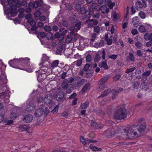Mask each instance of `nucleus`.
<instances>
[{"instance_id":"1","label":"nucleus","mask_w":152,"mask_h":152,"mask_svg":"<svg viewBox=\"0 0 152 152\" xmlns=\"http://www.w3.org/2000/svg\"><path fill=\"white\" fill-rule=\"evenodd\" d=\"M137 126L133 125L129 127L127 130L121 127H119V130L117 132L118 133L122 135H126L130 139H135L138 136L137 132Z\"/></svg>"},{"instance_id":"2","label":"nucleus","mask_w":152,"mask_h":152,"mask_svg":"<svg viewBox=\"0 0 152 152\" xmlns=\"http://www.w3.org/2000/svg\"><path fill=\"white\" fill-rule=\"evenodd\" d=\"M127 114L126 110L124 108L121 107L115 112L114 117L116 119L122 120L126 118Z\"/></svg>"},{"instance_id":"3","label":"nucleus","mask_w":152,"mask_h":152,"mask_svg":"<svg viewBox=\"0 0 152 152\" xmlns=\"http://www.w3.org/2000/svg\"><path fill=\"white\" fill-rule=\"evenodd\" d=\"M109 78V76L108 75H106L102 77L98 81V84L99 89L103 90L106 87L105 86L106 85H104V84L107 82Z\"/></svg>"},{"instance_id":"4","label":"nucleus","mask_w":152,"mask_h":152,"mask_svg":"<svg viewBox=\"0 0 152 152\" xmlns=\"http://www.w3.org/2000/svg\"><path fill=\"white\" fill-rule=\"evenodd\" d=\"M98 22V21L94 19H88L85 22V23L88 24L89 28H91L94 25H96Z\"/></svg>"},{"instance_id":"5","label":"nucleus","mask_w":152,"mask_h":152,"mask_svg":"<svg viewBox=\"0 0 152 152\" xmlns=\"http://www.w3.org/2000/svg\"><path fill=\"white\" fill-rule=\"evenodd\" d=\"M30 59L28 58H26L25 59L21 58L20 59H17L14 58L13 61H10V62L13 63L15 61H16L17 62H19L20 61L23 62L25 63L28 64L29 62Z\"/></svg>"},{"instance_id":"6","label":"nucleus","mask_w":152,"mask_h":152,"mask_svg":"<svg viewBox=\"0 0 152 152\" xmlns=\"http://www.w3.org/2000/svg\"><path fill=\"white\" fill-rule=\"evenodd\" d=\"M52 99L53 97L51 95L48 94L45 96V97L44 99V102L46 104H50L51 102Z\"/></svg>"},{"instance_id":"7","label":"nucleus","mask_w":152,"mask_h":152,"mask_svg":"<svg viewBox=\"0 0 152 152\" xmlns=\"http://www.w3.org/2000/svg\"><path fill=\"white\" fill-rule=\"evenodd\" d=\"M33 119L32 116L31 115H25L23 119V121L26 123H28L31 122Z\"/></svg>"},{"instance_id":"8","label":"nucleus","mask_w":152,"mask_h":152,"mask_svg":"<svg viewBox=\"0 0 152 152\" xmlns=\"http://www.w3.org/2000/svg\"><path fill=\"white\" fill-rule=\"evenodd\" d=\"M64 96V92L60 91L58 92L56 96V99L58 101H61L63 99Z\"/></svg>"},{"instance_id":"9","label":"nucleus","mask_w":152,"mask_h":152,"mask_svg":"<svg viewBox=\"0 0 152 152\" xmlns=\"http://www.w3.org/2000/svg\"><path fill=\"white\" fill-rule=\"evenodd\" d=\"M115 132L113 129H108L106 131V134L107 137H110L114 135Z\"/></svg>"},{"instance_id":"10","label":"nucleus","mask_w":152,"mask_h":152,"mask_svg":"<svg viewBox=\"0 0 152 152\" xmlns=\"http://www.w3.org/2000/svg\"><path fill=\"white\" fill-rule=\"evenodd\" d=\"M132 22L133 25L136 27H137L140 22L137 17H134L132 19Z\"/></svg>"},{"instance_id":"11","label":"nucleus","mask_w":152,"mask_h":152,"mask_svg":"<svg viewBox=\"0 0 152 152\" xmlns=\"http://www.w3.org/2000/svg\"><path fill=\"white\" fill-rule=\"evenodd\" d=\"M44 109L43 108H39L35 112V115L36 117H39L41 116L44 113Z\"/></svg>"},{"instance_id":"12","label":"nucleus","mask_w":152,"mask_h":152,"mask_svg":"<svg viewBox=\"0 0 152 152\" xmlns=\"http://www.w3.org/2000/svg\"><path fill=\"white\" fill-rule=\"evenodd\" d=\"M137 126V130L140 133H141L143 132L146 128V126L145 125H140V126L136 125Z\"/></svg>"},{"instance_id":"13","label":"nucleus","mask_w":152,"mask_h":152,"mask_svg":"<svg viewBox=\"0 0 152 152\" xmlns=\"http://www.w3.org/2000/svg\"><path fill=\"white\" fill-rule=\"evenodd\" d=\"M151 73V70H146L144 72H143L142 74V76L143 77L142 78L141 81L142 82L144 81L143 80L144 78H146L148 77L149 76Z\"/></svg>"},{"instance_id":"14","label":"nucleus","mask_w":152,"mask_h":152,"mask_svg":"<svg viewBox=\"0 0 152 152\" xmlns=\"http://www.w3.org/2000/svg\"><path fill=\"white\" fill-rule=\"evenodd\" d=\"M99 10L101 11L103 13H108L109 11L108 8L105 5L102 6Z\"/></svg>"},{"instance_id":"15","label":"nucleus","mask_w":152,"mask_h":152,"mask_svg":"<svg viewBox=\"0 0 152 152\" xmlns=\"http://www.w3.org/2000/svg\"><path fill=\"white\" fill-rule=\"evenodd\" d=\"M145 39L146 41L150 40L152 41V32L151 34L146 33L145 34L144 36Z\"/></svg>"},{"instance_id":"16","label":"nucleus","mask_w":152,"mask_h":152,"mask_svg":"<svg viewBox=\"0 0 152 152\" xmlns=\"http://www.w3.org/2000/svg\"><path fill=\"white\" fill-rule=\"evenodd\" d=\"M135 6V8L137 10H140L143 7H145L143 4H142L139 1L136 2Z\"/></svg>"},{"instance_id":"17","label":"nucleus","mask_w":152,"mask_h":152,"mask_svg":"<svg viewBox=\"0 0 152 152\" xmlns=\"http://www.w3.org/2000/svg\"><path fill=\"white\" fill-rule=\"evenodd\" d=\"M19 128L22 131H28L29 129V127L27 125H21L19 126Z\"/></svg>"},{"instance_id":"18","label":"nucleus","mask_w":152,"mask_h":152,"mask_svg":"<svg viewBox=\"0 0 152 152\" xmlns=\"http://www.w3.org/2000/svg\"><path fill=\"white\" fill-rule=\"evenodd\" d=\"M80 10L82 14H86V15H87L86 17H90V12L88 11H86V9L84 7H81Z\"/></svg>"},{"instance_id":"19","label":"nucleus","mask_w":152,"mask_h":152,"mask_svg":"<svg viewBox=\"0 0 152 152\" xmlns=\"http://www.w3.org/2000/svg\"><path fill=\"white\" fill-rule=\"evenodd\" d=\"M68 81L66 79H64L63 80L61 84V86L63 89H66L68 87Z\"/></svg>"},{"instance_id":"20","label":"nucleus","mask_w":152,"mask_h":152,"mask_svg":"<svg viewBox=\"0 0 152 152\" xmlns=\"http://www.w3.org/2000/svg\"><path fill=\"white\" fill-rule=\"evenodd\" d=\"M110 91L111 89L110 88L106 89L102 92L101 96H99L98 98H99L101 96L104 97L107 96L108 94H109Z\"/></svg>"},{"instance_id":"21","label":"nucleus","mask_w":152,"mask_h":152,"mask_svg":"<svg viewBox=\"0 0 152 152\" xmlns=\"http://www.w3.org/2000/svg\"><path fill=\"white\" fill-rule=\"evenodd\" d=\"M89 148L91 149H92L93 151H100L102 150L101 148H98L97 147L93 146L92 145H90Z\"/></svg>"},{"instance_id":"22","label":"nucleus","mask_w":152,"mask_h":152,"mask_svg":"<svg viewBox=\"0 0 152 152\" xmlns=\"http://www.w3.org/2000/svg\"><path fill=\"white\" fill-rule=\"evenodd\" d=\"M140 87L142 89L145 91L147 90L148 88V84L146 83L145 82L142 83L140 85Z\"/></svg>"},{"instance_id":"23","label":"nucleus","mask_w":152,"mask_h":152,"mask_svg":"<svg viewBox=\"0 0 152 152\" xmlns=\"http://www.w3.org/2000/svg\"><path fill=\"white\" fill-rule=\"evenodd\" d=\"M97 115L101 116H103L104 114V113L103 110H102L100 109H97L95 112Z\"/></svg>"},{"instance_id":"24","label":"nucleus","mask_w":152,"mask_h":152,"mask_svg":"<svg viewBox=\"0 0 152 152\" xmlns=\"http://www.w3.org/2000/svg\"><path fill=\"white\" fill-rule=\"evenodd\" d=\"M55 36L59 41L62 40L64 38V36L61 35L60 33L59 32L56 33L55 34Z\"/></svg>"},{"instance_id":"25","label":"nucleus","mask_w":152,"mask_h":152,"mask_svg":"<svg viewBox=\"0 0 152 152\" xmlns=\"http://www.w3.org/2000/svg\"><path fill=\"white\" fill-rule=\"evenodd\" d=\"M139 31L141 33L145 32L146 31V28L143 25H140L138 28Z\"/></svg>"},{"instance_id":"26","label":"nucleus","mask_w":152,"mask_h":152,"mask_svg":"<svg viewBox=\"0 0 152 152\" xmlns=\"http://www.w3.org/2000/svg\"><path fill=\"white\" fill-rule=\"evenodd\" d=\"M140 84V83L138 81L134 82L132 84V87L135 89H137Z\"/></svg>"},{"instance_id":"27","label":"nucleus","mask_w":152,"mask_h":152,"mask_svg":"<svg viewBox=\"0 0 152 152\" xmlns=\"http://www.w3.org/2000/svg\"><path fill=\"white\" fill-rule=\"evenodd\" d=\"M89 102H86L83 103L81 106L80 107L82 109H85L87 108L89 106Z\"/></svg>"},{"instance_id":"28","label":"nucleus","mask_w":152,"mask_h":152,"mask_svg":"<svg viewBox=\"0 0 152 152\" xmlns=\"http://www.w3.org/2000/svg\"><path fill=\"white\" fill-rule=\"evenodd\" d=\"M53 34L51 32H48L45 34V37L48 40L50 39L53 38Z\"/></svg>"},{"instance_id":"29","label":"nucleus","mask_w":152,"mask_h":152,"mask_svg":"<svg viewBox=\"0 0 152 152\" xmlns=\"http://www.w3.org/2000/svg\"><path fill=\"white\" fill-rule=\"evenodd\" d=\"M112 92L113 93L112 99L114 100L116 98L118 94L116 92V89H113Z\"/></svg>"},{"instance_id":"30","label":"nucleus","mask_w":152,"mask_h":152,"mask_svg":"<svg viewBox=\"0 0 152 152\" xmlns=\"http://www.w3.org/2000/svg\"><path fill=\"white\" fill-rule=\"evenodd\" d=\"M81 23L80 22H78L76 23L75 24V28H76V32L78 30H80V28L81 26Z\"/></svg>"},{"instance_id":"31","label":"nucleus","mask_w":152,"mask_h":152,"mask_svg":"<svg viewBox=\"0 0 152 152\" xmlns=\"http://www.w3.org/2000/svg\"><path fill=\"white\" fill-rule=\"evenodd\" d=\"M99 66L101 67H103L105 69H108V67L106 62L103 61L102 63L99 65Z\"/></svg>"},{"instance_id":"32","label":"nucleus","mask_w":152,"mask_h":152,"mask_svg":"<svg viewBox=\"0 0 152 152\" xmlns=\"http://www.w3.org/2000/svg\"><path fill=\"white\" fill-rule=\"evenodd\" d=\"M59 63V61L58 60H56L54 61L51 64V67L53 68L58 66Z\"/></svg>"},{"instance_id":"33","label":"nucleus","mask_w":152,"mask_h":152,"mask_svg":"<svg viewBox=\"0 0 152 152\" xmlns=\"http://www.w3.org/2000/svg\"><path fill=\"white\" fill-rule=\"evenodd\" d=\"M90 87V85L89 84H86L85 85L84 87L82 89L83 92H85L86 90H88Z\"/></svg>"},{"instance_id":"34","label":"nucleus","mask_w":152,"mask_h":152,"mask_svg":"<svg viewBox=\"0 0 152 152\" xmlns=\"http://www.w3.org/2000/svg\"><path fill=\"white\" fill-rule=\"evenodd\" d=\"M98 34H96L95 33H93L91 35V39H90L91 41L92 42H94L95 40V39L96 38V36Z\"/></svg>"},{"instance_id":"35","label":"nucleus","mask_w":152,"mask_h":152,"mask_svg":"<svg viewBox=\"0 0 152 152\" xmlns=\"http://www.w3.org/2000/svg\"><path fill=\"white\" fill-rule=\"evenodd\" d=\"M100 28L99 26H96L94 27V31L96 33L99 34L100 32Z\"/></svg>"},{"instance_id":"36","label":"nucleus","mask_w":152,"mask_h":152,"mask_svg":"<svg viewBox=\"0 0 152 152\" xmlns=\"http://www.w3.org/2000/svg\"><path fill=\"white\" fill-rule=\"evenodd\" d=\"M128 57L131 61H135V58L132 53H129Z\"/></svg>"},{"instance_id":"37","label":"nucleus","mask_w":152,"mask_h":152,"mask_svg":"<svg viewBox=\"0 0 152 152\" xmlns=\"http://www.w3.org/2000/svg\"><path fill=\"white\" fill-rule=\"evenodd\" d=\"M80 141L83 145H86L87 144V139H86L83 137L81 136L80 137Z\"/></svg>"},{"instance_id":"38","label":"nucleus","mask_w":152,"mask_h":152,"mask_svg":"<svg viewBox=\"0 0 152 152\" xmlns=\"http://www.w3.org/2000/svg\"><path fill=\"white\" fill-rule=\"evenodd\" d=\"M135 69H136V68L134 67H133L132 68H129V69H127L125 71V73L128 74L129 73L132 72Z\"/></svg>"},{"instance_id":"39","label":"nucleus","mask_w":152,"mask_h":152,"mask_svg":"<svg viewBox=\"0 0 152 152\" xmlns=\"http://www.w3.org/2000/svg\"><path fill=\"white\" fill-rule=\"evenodd\" d=\"M37 37L39 39L44 38L45 37V34L44 32H41L37 35Z\"/></svg>"},{"instance_id":"40","label":"nucleus","mask_w":152,"mask_h":152,"mask_svg":"<svg viewBox=\"0 0 152 152\" xmlns=\"http://www.w3.org/2000/svg\"><path fill=\"white\" fill-rule=\"evenodd\" d=\"M139 15L143 19L145 18L146 16L145 13L143 11H140L139 13Z\"/></svg>"},{"instance_id":"41","label":"nucleus","mask_w":152,"mask_h":152,"mask_svg":"<svg viewBox=\"0 0 152 152\" xmlns=\"http://www.w3.org/2000/svg\"><path fill=\"white\" fill-rule=\"evenodd\" d=\"M113 38V36H111L110 37V38L109 39H106V40L107 42V44L108 45H111L112 42V38Z\"/></svg>"},{"instance_id":"42","label":"nucleus","mask_w":152,"mask_h":152,"mask_svg":"<svg viewBox=\"0 0 152 152\" xmlns=\"http://www.w3.org/2000/svg\"><path fill=\"white\" fill-rule=\"evenodd\" d=\"M17 7L16 5H12L10 7V8L9 10V11H11L12 10V11H16V9H17Z\"/></svg>"},{"instance_id":"43","label":"nucleus","mask_w":152,"mask_h":152,"mask_svg":"<svg viewBox=\"0 0 152 152\" xmlns=\"http://www.w3.org/2000/svg\"><path fill=\"white\" fill-rule=\"evenodd\" d=\"M135 45L138 49L141 48L142 47V44L140 42H136Z\"/></svg>"},{"instance_id":"44","label":"nucleus","mask_w":152,"mask_h":152,"mask_svg":"<svg viewBox=\"0 0 152 152\" xmlns=\"http://www.w3.org/2000/svg\"><path fill=\"white\" fill-rule=\"evenodd\" d=\"M121 75L120 74H118L114 76L113 78V81H116L118 80L121 77Z\"/></svg>"},{"instance_id":"45","label":"nucleus","mask_w":152,"mask_h":152,"mask_svg":"<svg viewBox=\"0 0 152 152\" xmlns=\"http://www.w3.org/2000/svg\"><path fill=\"white\" fill-rule=\"evenodd\" d=\"M41 14V12L39 10H37L34 14V16L37 18L40 16Z\"/></svg>"},{"instance_id":"46","label":"nucleus","mask_w":152,"mask_h":152,"mask_svg":"<svg viewBox=\"0 0 152 152\" xmlns=\"http://www.w3.org/2000/svg\"><path fill=\"white\" fill-rule=\"evenodd\" d=\"M113 19L115 20H117L119 17V14L116 12H114L113 14Z\"/></svg>"},{"instance_id":"47","label":"nucleus","mask_w":152,"mask_h":152,"mask_svg":"<svg viewBox=\"0 0 152 152\" xmlns=\"http://www.w3.org/2000/svg\"><path fill=\"white\" fill-rule=\"evenodd\" d=\"M15 3L16 4V7H20L22 6V4L20 3V0H15L14 1Z\"/></svg>"},{"instance_id":"48","label":"nucleus","mask_w":152,"mask_h":152,"mask_svg":"<svg viewBox=\"0 0 152 152\" xmlns=\"http://www.w3.org/2000/svg\"><path fill=\"white\" fill-rule=\"evenodd\" d=\"M145 122V120L142 118L140 119L137 122V125L140 126V125H142V124H143Z\"/></svg>"},{"instance_id":"49","label":"nucleus","mask_w":152,"mask_h":152,"mask_svg":"<svg viewBox=\"0 0 152 152\" xmlns=\"http://www.w3.org/2000/svg\"><path fill=\"white\" fill-rule=\"evenodd\" d=\"M44 30L47 31H50L51 30V28L50 26H45L44 27Z\"/></svg>"},{"instance_id":"50","label":"nucleus","mask_w":152,"mask_h":152,"mask_svg":"<svg viewBox=\"0 0 152 152\" xmlns=\"http://www.w3.org/2000/svg\"><path fill=\"white\" fill-rule=\"evenodd\" d=\"M58 105H57L51 111L52 113L53 114L56 113L58 110Z\"/></svg>"},{"instance_id":"51","label":"nucleus","mask_w":152,"mask_h":152,"mask_svg":"<svg viewBox=\"0 0 152 152\" xmlns=\"http://www.w3.org/2000/svg\"><path fill=\"white\" fill-rule=\"evenodd\" d=\"M101 58V56L99 54H96L94 59V61L95 62H98L99 61Z\"/></svg>"},{"instance_id":"52","label":"nucleus","mask_w":152,"mask_h":152,"mask_svg":"<svg viewBox=\"0 0 152 152\" xmlns=\"http://www.w3.org/2000/svg\"><path fill=\"white\" fill-rule=\"evenodd\" d=\"M117 55L114 54L108 56V58H110L115 60L117 58Z\"/></svg>"},{"instance_id":"53","label":"nucleus","mask_w":152,"mask_h":152,"mask_svg":"<svg viewBox=\"0 0 152 152\" xmlns=\"http://www.w3.org/2000/svg\"><path fill=\"white\" fill-rule=\"evenodd\" d=\"M72 40L71 37H70L69 35L67 36V37L66 40V43H70Z\"/></svg>"},{"instance_id":"54","label":"nucleus","mask_w":152,"mask_h":152,"mask_svg":"<svg viewBox=\"0 0 152 152\" xmlns=\"http://www.w3.org/2000/svg\"><path fill=\"white\" fill-rule=\"evenodd\" d=\"M90 64H86L83 68V70L85 71H87L90 67Z\"/></svg>"},{"instance_id":"55","label":"nucleus","mask_w":152,"mask_h":152,"mask_svg":"<svg viewBox=\"0 0 152 152\" xmlns=\"http://www.w3.org/2000/svg\"><path fill=\"white\" fill-rule=\"evenodd\" d=\"M91 60V56L90 54H88L86 56V61L88 62H89Z\"/></svg>"},{"instance_id":"56","label":"nucleus","mask_w":152,"mask_h":152,"mask_svg":"<svg viewBox=\"0 0 152 152\" xmlns=\"http://www.w3.org/2000/svg\"><path fill=\"white\" fill-rule=\"evenodd\" d=\"M33 7L34 8H37L39 5V2L38 1H35L33 4Z\"/></svg>"},{"instance_id":"57","label":"nucleus","mask_w":152,"mask_h":152,"mask_svg":"<svg viewBox=\"0 0 152 152\" xmlns=\"http://www.w3.org/2000/svg\"><path fill=\"white\" fill-rule=\"evenodd\" d=\"M66 89V92L68 94H69L73 90V88L72 87L68 88V87Z\"/></svg>"},{"instance_id":"58","label":"nucleus","mask_w":152,"mask_h":152,"mask_svg":"<svg viewBox=\"0 0 152 152\" xmlns=\"http://www.w3.org/2000/svg\"><path fill=\"white\" fill-rule=\"evenodd\" d=\"M137 54L138 56H142L143 55V53L141 50H137Z\"/></svg>"},{"instance_id":"59","label":"nucleus","mask_w":152,"mask_h":152,"mask_svg":"<svg viewBox=\"0 0 152 152\" xmlns=\"http://www.w3.org/2000/svg\"><path fill=\"white\" fill-rule=\"evenodd\" d=\"M75 8L76 10H79L81 8L80 4H76L75 6Z\"/></svg>"},{"instance_id":"60","label":"nucleus","mask_w":152,"mask_h":152,"mask_svg":"<svg viewBox=\"0 0 152 152\" xmlns=\"http://www.w3.org/2000/svg\"><path fill=\"white\" fill-rule=\"evenodd\" d=\"M76 65L78 66H80L82 63V61L80 59L75 62Z\"/></svg>"},{"instance_id":"61","label":"nucleus","mask_w":152,"mask_h":152,"mask_svg":"<svg viewBox=\"0 0 152 152\" xmlns=\"http://www.w3.org/2000/svg\"><path fill=\"white\" fill-rule=\"evenodd\" d=\"M86 81V80L85 79H82L80 81L77 82V83L79 85H83L84 84Z\"/></svg>"},{"instance_id":"62","label":"nucleus","mask_w":152,"mask_h":152,"mask_svg":"<svg viewBox=\"0 0 152 152\" xmlns=\"http://www.w3.org/2000/svg\"><path fill=\"white\" fill-rule=\"evenodd\" d=\"M49 112V110L48 107H46L45 109V112L44 113V115L45 116H46L47 115V114Z\"/></svg>"},{"instance_id":"63","label":"nucleus","mask_w":152,"mask_h":152,"mask_svg":"<svg viewBox=\"0 0 152 152\" xmlns=\"http://www.w3.org/2000/svg\"><path fill=\"white\" fill-rule=\"evenodd\" d=\"M10 13L11 14V15L12 16H15L16 15L17 13V11H13L12 10L11 11H9Z\"/></svg>"},{"instance_id":"64","label":"nucleus","mask_w":152,"mask_h":152,"mask_svg":"<svg viewBox=\"0 0 152 152\" xmlns=\"http://www.w3.org/2000/svg\"><path fill=\"white\" fill-rule=\"evenodd\" d=\"M131 33L132 34L135 35L137 34L138 31L136 29H134L131 31Z\"/></svg>"}]
</instances>
